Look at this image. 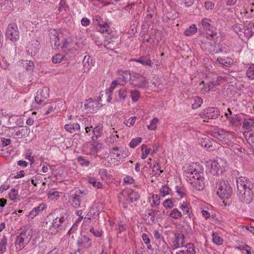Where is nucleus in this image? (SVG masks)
Returning a JSON list of instances; mask_svg holds the SVG:
<instances>
[{
  "label": "nucleus",
  "mask_w": 254,
  "mask_h": 254,
  "mask_svg": "<svg viewBox=\"0 0 254 254\" xmlns=\"http://www.w3.org/2000/svg\"><path fill=\"white\" fill-rule=\"evenodd\" d=\"M217 61L221 64L224 65L226 66H228L231 65L230 62H227L225 59L219 57L217 59Z\"/></svg>",
  "instance_id": "nucleus-59"
},
{
  "label": "nucleus",
  "mask_w": 254,
  "mask_h": 254,
  "mask_svg": "<svg viewBox=\"0 0 254 254\" xmlns=\"http://www.w3.org/2000/svg\"><path fill=\"white\" fill-rule=\"evenodd\" d=\"M77 161L82 166H88L89 165V161L84 159L83 157L80 156L77 158Z\"/></svg>",
  "instance_id": "nucleus-48"
},
{
  "label": "nucleus",
  "mask_w": 254,
  "mask_h": 254,
  "mask_svg": "<svg viewBox=\"0 0 254 254\" xmlns=\"http://www.w3.org/2000/svg\"><path fill=\"white\" fill-rule=\"evenodd\" d=\"M163 205L166 209L171 208L174 206L173 202L170 199H166L164 201Z\"/></svg>",
  "instance_id": "nucleus-52"
},
{
  "label": "nucleus",
  "mask_w": 254,
  "mask_h": 254,
  "mask_svg": "<svg viewBox=\"0 0 254 254\" xmlns=\"http://www.w3.org/2000/svg\"><path fill=\"white\" fill-rule=\"evenodd\" d=\"M180 208L183 211L185 215H187V217H188L189 218L193 219V214L191 211H190V208L186 202H184L180 206Z\"/></svg>",
  "instance_id": "nucleus-21"
},
{
  "label": "nucleus",
  "mask_w": 254,
  "mask_h": 254,
  "mask_svg": "<svg viewBox=\"0 0 254 254\" xmlns=\"http://www.w3.org/2000/svg\"><path fill=\"white\" fill-rule=\"evenodd\" d=\"M211 21L207 18H204L201 20L202 25L204 29L209 30V32L206 33H210L212 30H215V29H216L211 25Z\"/></svg>",
  "instance_id": "nucleus-20"
},
{
  "label": "nucleus",
  "mask_w": 254,
  "mask_h": 254,
  "mask_svg": "<svg viewBox=\"0 0 254 254\" xmlns=\"http://www.w3.org/2000/svg\"><path fill=\"white\" fill-rule=\"evenodd\" d=\"M202 147L205 148H210L212 146V142L209 139V138L205 137L202 138V141L200 142Z\"/></svg>",
  "instance_id": "nucleus-36"
},
{
  "label": "nucleus",
  "mask_w": 254,
  "mask_h": 254,
  "mask_svg": "<svg viewBox=\"0 0 254 254\" xmlns=\"http://www.w3.org/2000/svg\"><path fill=\"white\" fill-rule=\"evenodd\" d=\"M9 198L12 200H16L18 198V190L12 189L9 193Z\"/></svg>",
  "instance_id": "nucleus-43"
},
{
  "label": "nucleus",
  "mask_w": 254,
  "mask_h": 254,
  "mask_svg": "<svg viewBox=\"0 0 254 254\" xmlns=\"http://www.w3.org/2000/svg\"><path fill=\"white\" fill-rule=\"evenodd\" d=\"M142 141L141 137H137L133 139L129 143V146L131 148H134L136 146L140 143Z\"/></svg>",
  "instance_id": "nucleus-41"
},
{
  "label": "nucleus",
  "mask_w": 254,
  "mask_h": 254,
  "mask_svg": "<svg viewBox=\"0 0 254 254\" xmlns=\"http://www.w3.org/2000/svg\"><path fill=\"white\" fill-rule=\"evenodd\" d=\"M90 232L92 233L94 236L97 237H100L102 236L103 232L102 231H99L98 230H95L93 228H91L90 229Z\"/></svg>",
  "instance_id": "nucleus-56"
},
{
  "label": "nucleus",
  "mask_w": 254,
  "mask_h": 254,
  "mask_svg": "<svg viewBox=\"0 0 254 254\" xmlns=\"http://www.w3.org/2000/svg\"><path fill=\"white\" fill-rule=\"evenodd\" d=\"M77 244L78 247H82L85 248H88L91 246L90 239L85 236H82L77 241Z\"/></svg>",
  "instance_id": "nucleus-17"
},
{
  "label": "nucleus",
  "mask_w": 254,
  "mask_h": 254,
  "mask_svg": "<svg viewBox=\"0 0 254 254\" xmlns=\"http://www.w3.org/2000/svg\"><path fill=\"white\" fill-rule=\"evenodd\" d=\"M205 7L207 9H212L214 8V4L213 2L210 1H206L204 3Z\"/></svg>",
  "instance_id": "nucleus-61"
},
{
  "label": "nucleus",
  "mask_w": 254,
  "mask_h": 254,
  "mask_svg": "<svg viewBox=\"0 0 254 254\" xmlns=\"http://www.w3.org/2000/svg\"><path fill=\"white\" fill-rule=\"evenodd\" d=\"M203 172L197 171L193 165L189 166L185 170V177L192 187L196 190H203L204 187Z\"/></svg>",
  "instance_id": "nucleus-3"
},
{
  "label": "nucleus",
  "mask_w": 254,
  "mask_h": 254,
  "mask_svg": "<svg viewBox=\"0 0 254 254\" xmlns=\"http://www.w3.org/2000/svg\"><path fill=\"white\" fill-rule=\"evenodd\" d=\"M117 85H123V84L121 83L118 80L113 81L111 84L110 87L106 90L107 93H108V92L110 93H112Z\"/></svg>",
  "instance_id": "nucleus-47"
},
{
  "label": "nucleus",
  "mask_w": 254,
  "mask_h": 254,
  "mask_svg": "<svg viewBox=\"0 0 254 254\" xmlns=\"http://www.w3.org/2000/svg\"><path fill=\"white\" fill-rule=\"evenodd\" d=\"M230 123L234 126H237L239 124L241 121V118L239 116L236 115L235 118H232L229 119Z\"/></svg>",
  "instance_id": "nucleus-50"
},
{
  "label": "nucleus",
  "mask_w": 254,
  "mask_h": 254,
  "mask_svg": "<svg viewBox=\"0 0 254 254\" xmlns=\"http://www.w3.org/2000/svg\"><path fill=\"white\" fill-rule=\"evenodd\" d=\"M196 30L197 28L195 25L192 24L185 31L184 35L186 36H190L194 35L196 33Z\"/></svg>",
  "instance_id": "nucleus-24"
},
{
  "label": "nucleus",
  "mask_w": 254,
  "mask_h": 254,
  "mask_svg": "<svg viewBox=\"0 0 254 254\" xmlns=\"http://www.w3.org/2000/svg\"><path fill=\"white\" fill-rule=\"evenodd\" d=\"M48 198H50L51 199H54L55 198H56L57 197H59V192L57 191H55L54 190H50L48 193Z\"/></svg>",
  "instance_id": "nucleus-42"
},
{
  "label": "nucleus",
  "mask_w": 254,
  "mask_h": 254,
  "mask_svg": "<svg viewBox=\"0 0 254 254\" xmlns=\"http://www.w3.org/2000/svg\"><path fill=\"white\" fill-rule=\"evenodd\" d=\"M120 194L123 196H127L130 201L132 203L137 201L140 197L137 192L130 190H124L120 192Z\"/></svg>",
  "instance_id": "nucleus-13"
},
{
  "label": "nucleus",
  "mask_w": 254,
  "mask_h": 254,
  "mask_svg": "<svg viewBox=\"0 0 254 254\" xmlns=\"http://www.w3.org/2000/svg\"><path fill=\"white\" fill-rule=\"evenodd\" d=\"M64 58L65 56L64 55L60 54H57L53 57L52 62L54 64H59L64 61Z\"/></svg>",
  "instance_id": "nucleus-30"
},
{
  "label": "nucleus",
  "mask_w": 254,
  "mask_h": 254,
  "mask_svg": "<svg viewBox=\"0 0 254 254\" xmlns=\"http://www.w3.org/2000/svg\"><path fill=\"white\" fill-rule=\"evenodd\" d=\"M226 162L221 159H217L212 163L210 171L214 175H219L226 171Z\"/></svg>",
  "instance_id": "nucleus-8"
},
{
  "label": "nucleus",
  "mask_w": 254,
  "mask_h": 254,
  "mask_svg": "<svg viewBox=\"0 0 254 254\" xmlns=\"http://www.w3.org/2000/svg\"><path fill=\"white\" fill-rule=\"evenodd\" d=\"M111 157L114 159H120V153L119 152V148L116 147L113 148L110 152Z\"/></svg>",
  "instance_id": "nucleus-32"
},
{
  "label": "nucleus",
  "mask_w": 254,
  "mask_h": 254,
  "mask_svg": "<svg viewBox=\"0 0 254 254\" xmlns=\"http://www.w3.org/2000/svg\"><path fill=\"white\" fill-rule=\"evenodd\" d=\"M159 212V211L155 210L153 209L148 210V216H150V220L152 222H154L155 221V216Z\"/></svg>",
  "instance_id": "nucleus-45"
},
{
  "label": "nucleus",
  "mask_w": 254,
  "mask_h": 254,
  "mask_svg": "<svg viewBox=\"0 0 254 254\" xmlns=\"http://www.w3.org/2000/svg\"><path fill=\"white\" fill-rule=\"evenodd\" d=\"M217 194L222 199H228L232 193V189L228 182L219 181L217 183Z\"/></svg>",
  "instance_id": "nucleus-4"
},
{
  "label": "nucleus",
  "mask_w": 254,
  "mask_h": 254,
  "mask_svg": "<svg viewBox=\"0 0 254 254\" xmlns=\"http://www.w3.org/2000/svg\"><path fill=\"white\" fill-rule=\"evenodd\" d=\"M185 247L187 248V251L189 252L190 254L194 252V247L193 244L191 243L187 244L185 246Z\"/></svg>",
  "instance_id": "nucleus-60"
},
{
  "label": "nucleus",
  "mask_w": 254,
  "mask_h": 254,
  "mask_svg": "<svg viewBox=\"0 0 254 254\" xmlns=\"http://www.w3.org/2000/svg\"><path fill=\"white\" fill-rule=\"evenodd\" d=\"M87 180L88 183L92 184L95 188L99 189L102 187V184L100 182H97L94 178L88 177Z\"/></svg>",
  "instance_id": "nucleus-34"
},
{
  "label": "nucleus",
  "mask_w": 254,
  "mask_h": 254,
  "mask_svg": "<svg viewBox=\"0 0 254 254\" xmlns=\"http://www.w3.org/2000/svg\"><path fill=\"white\" fill-rule=\"evenodd\" d=\"M102 130V127L100 125H98L95 127L92 130L94 133V136L92 137V140H94L96 139L99 136H100V133Z\"/></svg>",
  "instance_id": "nucleus-26"
},
{
  "label": "nucleus",
  "mask_w": 254,
  "mask_h": 254,
  "mask_svg": "<svg viewBox=\"0 0 254 254\" xmlns=\"http://www.w3.org/2000/svg\"><path fill=\"white\" fill-rule=\"evenodd\" d=\"M61 224L60 223L59 218L56 217L52 220H49V218L46 219V225L45 227L49 229V233L52 234H56L60 229Z\"/></svg>",
  "instance_id": "nucleus-10"
},
{
  "label": "nucleus",
  "mask_w": 254,
  "mask_h": 254,
  "mask_svg": "<svg viewBox=\"0 0 254 254\" xmlns=\"http://www.w3.org/2000/svg\"><path fill=\"white\" fill-rule=\"evenodd\" d=\"M27 232V231L24 230L16 237L15 245L16 246V249H18V251H20L23 249L31 240L30 237L28 241H27L28 238Z\"/></svg>",
  "instance_id": "nucleus-9"
},
{
  "label": "nucleus",
  "mask_w": 254,
  "mask_h": 254,
  "mask_svg": "<svg viewBox=\"0 0 254 254\" xmlns=\"http://www.w3.org/2000/svg\"><path fill=\"white\" fill-rule=\"evenodd\" d=\"M131 98L132 102H135L139 99L140 97V93L138 91L134 90L130 91Z\"/></svg>",
  "instance_id": "nucleus-38"
},
{
  "label": "nucleus",
  "mask_w": 254,
  "mask_h": 254,
  "mask_svg": "<svg viewBox=\"0 0 254 254\" xmlns=\"http://www.w3.org/2000/svg\"><path fill=\"white\" fill-rule=\"evenodd\" d=\"M170 190V188L167 186H163L160 189V192L163 196H165L169 193Z\"/></svg>",
  "instance_id": "nucleus-57"
},
{
  "label": "nucleus",
  "mask_w": 254,
  "mask_h": 254,
  "mask_svg": "<svg viewBox=\"0 0 254 254\" xmlns=\"http://www.w3.org/2000/svg\"><path fill=\"white\" fill-rule=\"evenodd\" d=\"M119 101L123 102L127 98V91L125 88H122L118 91Z\"/></svg>",
  "instance_id": "nucleus-23"
},
{
  "label": "nucleus",
  "mask_w": 254,
  "mask_h": 254,
  "mask_svg": "<svg viewBox=\"0 0 254 254\" xmlns=\"http://www.w3.org/2000/svg\"><path fill=\"white\" fill-rule=\"evenodd\" d=\"M50 41L52 44H54L56 48L66 49L69 43L67 40L62 37V39L59 37L58 33L54 31L50 34Z\"/></svg>",
  "instance_id": "nucleus-5"
},
{
  "label": "nucleus",
  "mask_w": 254,
  "mask_h": 254,
  "mask_svg": "<svg viewBox=\"0 0 254 254\" xmlns=\"http://www.w3.org/2000/svg\"><path fill=\"white\" fill-rule=\"evenodd\" d=\"M247 141L252 147L254 148V133H250Z\"/></svg>",
  "instance_id": "nucleus-55"
},
{
  "label": "nucleus",
  "mask_w": 254,
  "mask_h": 254,
  "mask_svg": "<svg viewBox=\"0 0 254 254\" xmlns=\"http://www.w3.org/2000/svg\"><path fill=\"white\" fill-rule=\"evenodd\" d=\"M215 137L220 140H222L226 137V133L223 130H219L215 133Z\"/></svg>",
  "instance_id": "nucleus-49"
},
{
  "label": "nucleus",
  "mask_w": 254,
  "mask_h": 254,
  "mask_svg": "<svg viewBox=\"0 0 254 254\" xmlns=\"http://www.w3.org/2000/svg\"><path fill=\"white\" fill-rule=\"evenodd\" d=\"M6 37L12 42H16L19 39V32L15 23H10L6 29Z\"/></svg>",
  "instance_id": "nucleus-6"
},
{
  "label": "nucleus",
  "mask_w": 254,
  "mask_h": 254,
  "mask_svg": "<svg viewBox=\"0 0 254 254\" xmlns=\"http://www.w3.org/2000/svg\"><path fill=\"white\" fill-rule=\"evenodd\" d=\"M194 103L192 104L193 109H196L200 107L202 103V99L198 97H195L194 98Z\"/></svg>",
  "instance_id": "nucleus-37"
},
{
  "label": "nucleus",
  "mask_w": 254,
  "mask_h": 254,
  "mask_svg": "<svg viewBox=\"0 0 254 254\" xmlns=\"http://www.w3.org/2000/svg\"><path fill=\"white\" fill-rule=\"evenodd\" d=\"M212 239L213 242L217 245H221L222 243V239L218 235L217 233H213L212 234Z\"/></svg>",
  "instance_id": "nucleus-40"
},
{
  "label": "nucleus",
  "mask_w": 254,
  "mask_h": 254,
  "mask_svg": "<svg viewBox=\"0 0 254 254\" xmlns=\"http://www.w3.org/2000/svg\"><path fill=\"white\" fill-rule=\"evenodd\" d=\"M169 216L171 218L177 219L182 217V214L177 208H174L171 211Z\"/></svg>",
  "instance_id": "nucleus-28"
},
{
  "label": "nucleus",
  "mask_w": 254,
  "mask_h": 254,
  "mask_svg": "<svg viewBox=\"0 0 254 254\" xmlns=\"http://www.w3.org/2000/svg\"><path fill=\"white\" fill-rule=\"evenodd\" d=\"M39 43L38 41H31L27 46L26 52L29 55L34 56L36 55L39 51Z\"/></svg>",
  "instance_id": "nucleus-12"
},
{
  "label": "nucleus",
  "mask_w": 254,
  "mask_h": 254,
  "mask_svg": "<svg viewBox=\"0 0 254 254\" xmlns=\"http://www.w3.org/2000/svg\"><path fill=\"white\" fill-rule=\"evenodd\" d=\"M82 193H83V192L81 191L80 190H78L76 191L74 194H72L71 196L72 200L71 204L74 207H78L80 206L81 201L80 194Z\"/></svg>",
  "instance_id": "nucleus-16"
},
{
  "label": "nucleus",
  "mask_w": 254,
  "mask_h": 254,
  "mask_svg": "<svg viewBox=\"0 0 254 254\" xmlns=\"http://www.w3.org/2000/svg\"><path fill=\"white\" fill-rule=\"evenodd\" d=\"M204 37L211 42L202 43L204 48L210 54H218L222 52L219 42L223 40V33L220 29H215L210 33H205Z\"/></svg>",
  "instance_id": "nucleus-2"
},
{
  "label": "nucleus",
  "mask_w": 254,
  "mask_h": 254,
  "mask_svg": "<svg viewBox=\"0 0 254 254\" xmlns=\"http://www.w3.org/2000/svg\"><path fill=\"white\" fill-rule=\"evenodd\" d=\"M107 28L106 27L104 28V26H99L98 30H99V31H100V32H101L102 33H106L107 34H110L111 32H112V31L110 27V26L108 25V26H107Z\"/></svg>",
  "instance_id": "nucleus-51"
},
{
  "label": "nucleus",
  "mask_w": 254,
  "mask_h": 254,
  "mask_svg": "<svg viewBox=\"0 0 254 254\" xmlns=\"http://www.w3.org/2000/svg\"><path fill=\"white\" fill-rule=\"evenodd\" d=\"M68 5L64 0H61L58 7V11L60 12L64 11H66L68 9Z\"/></svg>",
  "instance_id": "nucleus-39"
},
{
  "label": "nucleus",
  "mask_w": 254,
  "mask_h": 254,
  "mask_svg": "<svg viewBox=\"0 0 254 254\" xmlns=\"http://www.w3.org/2000/svg\"><path fill=\"white\" fill-rule=\"evenodd\" d=\"M7 245V240L6 237L4 236L0 242V254H3L6 252Z\"/></svg>",
  "instance_id": "nucleus-33"
},
{
  "label": "nucleus",
  "mask_w": 254,
  "mask_h": 254,
  "mask_svg": "<svg viewBox=\"0 0 254 254\" xmlns=\"http://www.w3.org/2000/svg\"><path fill=\"white\" fill-rule=\"evenodd\" d=\"M80 125L78 124H66L64 126L65 129L70 133L80 131Z\"/></svg>",
  "instance_id": "nucleus-19"
},
{
  "label": "nucleus",
  "mask_w": 254,
  "mask_h": 254,
  "mask_svg": "<svg viewBox=\"0 0 254 254\" xmlns=\"http://www.w3.org/2000/svg\"><path fill=\"white\" fill-rule=\"evenodd\" d=\"M175 239L173 241V246L177 249L183 247L184 244V236L182 233H177L175 234Z\"/></svg>",
  "instance_id": "nucleus-15"
},
{
  "label": "nucleus",
  "mask_w": 254,
  "mask_h": 254,
  "mask_svg": "<svg viewBox=\"0 0 254 254\" xmlns=\"http://www.w3.org/2000/svg\"><path fill=\"white\" fill-rule=\"evenodd\" d=\"M220 110L217 108L208 107L200 113V116L206 122L209 119H215L220 115Z\"/></svg>",
  "instance_id": "nucleus-7"
},
{
  "label": "nucleus",
  "mask_w": 254,
  "mask_h": 254,
  "mask_svg": "<svg viewBox=\"0 0 254 254\" xmlns=\"http://www.w3.org/2000/svg\"><path fill=\"white\" fill-rule=\"evenodd\" d=\"M152 172L154 173V176H159L163 172V170H160V167L159 163L156 162L153 165Z\"/></svg>",
  "instance_id": "nucleus-31"
},
{
  "label": "nucleus",
  "mask_w": 254,
  "mask_h": 254,
  "mask_svg": "<svg viewBox=\"0 0 254 254\" xmlns=\"http://www.w3.org/2000/svg\"><path fill=\"white\" fill-rule=\"evenodd\" d=\"M85 109L88 112L94 113L98 110V107L96 102L92 98L86 100L84 103Z\"/></svg>",
  "instance_id": "nucleus-14"
},
{
  "label": "nucleus",
  "mask_w": 254,
  "mask_h": 254,
  "mask_svg": "<svg viewBox=\"0 0 254 254\" xmlns=\"http://www.w3.org/2000/svg\"><path fill=\"white\" fill-rule=\"evenodd\" d=\"M158 122V119L157 118H153L150 122L149 125L147 126V128L149 130H155L157 127V124Z\"/></svg>",
  "instance_id": "nucleus-35"
},
{
  "label": "nucleus",
  "mask_w": 254,
  "mask_h": 254,
  "mask_svg": "<svg viewBox=\"0 0 254 254\" xmlns=\"http://www.w3.org/2000/svg\"><path fill=\"white\" fill-rule=\"evenodd\" d=\"M152 198L153 199V203L152 204V207H157L160 204V198L159 196L157 195H154L153 194L152 196Z\"/></svg>",
  "instance_id": "nucleus-46"
},
{
  "label": "nucleus",
  "mask_w": 254,
  "mask_h": 254,
  "mask_svg": "<svg viewBox=\"0 0 254 254\" xmlns=\"http://www.w3.org/2000/svg\"><path fill=\"white\" fill-rule=\"evenodd\" d=\"M244 26L240 24H236L232 26L233 31L237 33L240 38L243 35Z\"/></svg>",
  "instance_id": "nucleus-22"
},
{
  "label": "nucleus",
  "mask_w": 254,
  "mask_h": 254,
  "mask_svg": "<svg viewBox=\"0 0 254 254\" xmlns=\"http://www.w3.org/2000/svg\"><path fill=\"white\" fill-rule=\"evenodd\" d=\"M102 147V144L99 143L98 142H94L91 144V146L90 148L91 152L93 154L96 153L101 150Z\"/></svg>",
  "instance_id": "nucleus-25"
},
{
  "label": "nucleus",
  "mask_w": 254,
  "mask_h": 254,
  "mask_svg": "<svg viewBox=\"0 0 254 254\" xmlns=\"http://www.w3.org/2000/svg\"><path fill=\"white\" fill-rule=\"evenodd\" d=\"M77 230V225L76 224H74L72 225L71 228L69 229L68 232L67 234L70 235L72 234L75 233V231Z\"/></svg>",
  "instance_id": "nucleus-63"
},
{
  "label": "nucleus",
  "mask_w": 254,
  "mask_h": 254,
  "mask_svg": "<svg viewBox=\"0 0 254 254\" xmlns=\"http://www.w3.org/2000/svg\"><path fill=\"white\" fill-rule=\"evenodd\" d=\"M23 66L27 70H30L34 68V64L31 61H26Z\"/></svg>",
  "instance_id": "nucleus-53"
},
{
  "label": "nucleus",
  "mask_w": 254,
  "mask_h": 254,
  "mask_svg": "<svg viewBox=\"0 0 254 254\" xmlns=\"http://www.w3.org/2000/svg\"><path fill=\"white\" fill-rule=\"evenodd\" d=\"M38 95L44 100L49 96V89L47 87H43Z\"/></svg>",
  "instance_id": "nucleus-27"
},
{
  "label": "nucleus",
  "mask_w": 254,
  "mask_h": 254,
  "mask_svg": "<svg viewBox=\"0 0 254 254\" xmlns=\"http://www.w3.org/2000/svg\"><path fill=\"white\" fill-rule=\"evenodd\" d=\"M130 84L134 87L142 88L145 86L147 82L142 76L135 74L130 79Z\"/></svg>",
  "instance_id": "nucleus-11"
},
{
  "label": "nucleus",
  "mask_w": 254,
  "mask_h": 254,
  "mask_svg": "<svg viewBox=\"0 0 254 254\" xmlns=\"http://www.w3.org/2000/svg\"><path fill=\"white\" fill-rule=\"evenodd\" d=\"M46 208V205L44 204H40L37 207H34L33 209L37 214L42 211Z\"/></svg>",
  "instance_id": "nucleus-58"
},
{
  "label": "nucleus",
  "mask_w": 254,
  "mask_h": 254,
  "mask_svg": "<svg viewBox=\"0 0 254 254\" xmlns=\"http://www.w3.org/2000/svg\"><path fill=\"white\" fill-rule=\"evenodd\" d=\"M237 193L239 199L243 203L248 204L251 202L253 196L254 185L249 179L245 177H240L237 179Z\"/></svg>",
  "instance_id": "nucleus-1"
},
{
  "label": "nucleus",
  "mask_w": 254,
  "mask_h": 254,
  "mask_svg": "<svg viewBox=\"0 0 254 254\" xmlns=\"http://www.w3.org/2000/svg\"><path fill=\"white\" fill-rule=\"evenodd\" d=\"M254 33V22L249 23L246 28H244L243 34L247 38H250Z\"/></svg>",
  "instance_id": "nucleus-18"
},
{
  "label": "nucleus",
  "mask_w": 254,
  "mask_h": 254,
  "mask_svg": "<svg viewBox=\"0 0 254 254\" xmlns=\"http://www.w3.org/2000/svg\"><path fill=\"white\" fill-rule=\"evenodd\" d=\"M135 117H131L128 120H126L124 122V124H126L128 127L132 126L135 123Z\"/></svg>",
  "instance_id": "nucleus-54"
},
{
  "label": "nucleus",
  "mask_w": 254,
  "mask_h": 254,
  "mask_svg": "<svg viewBox=\"0 0 254 254\" xmlns=\"http://www.w3.org/2000/svg\"><path fill=\"white\" fill-rule=\"evenodd\" d=\"M135 61L146 65L152 66V64L151 61L145 57H140L138 59L136 60Z\"/></svg>",
  "instance_id": "nucleus-29"
},
{
  "label": "nucleus",
  "mask_w": 254,
  "mask_h": 254,
  "mask_svg": "<svg viewBox=\"0 0 254 254\" xmlns=\"http://www.w3.org/2000/svg\"><path fill=\"white\" fill-rule=\"evenodd\" d=\"M247 75L250 79H254V64L251 66L247 70Z\"/></svg>",
  "instance_id": "nucleus-44"
},
{
  "label": "nucleus",
  "mask_w": 254,
  "mask_h": 254,
  "mask_svg": "<svg viewBox=\"0 0 254 254\" xmlns=\"http://www.w3.org/2000/svg\"><path fill=\"white\" fill-rule=\"evenodd\" d=\"M91 61L92 60L90 56H85L83 60V64H84V66H85L87 64H88L87 65L88 66L89 64V63L91 62Z\"/></svg>",
  "instance_id": "nucleus-62"
},
{
  "label": "nucleus",
  "mask_w": 254,
  "mask_h": 254,
  "mask_svg": "<svg viewBox=\"0 0 254 254\" xmlns=\"http://www.w3.org/2000/svg\"><path fill=\"white\" fill-rule=\"evenodd\" d=\"M222 79V78L221 77H218L216 79H213L212 80V84H213L214 87H216V86L219 85L221 83Z\"/></svg>",
  "instance_id": "nucleus-64"
}]
</instances>
